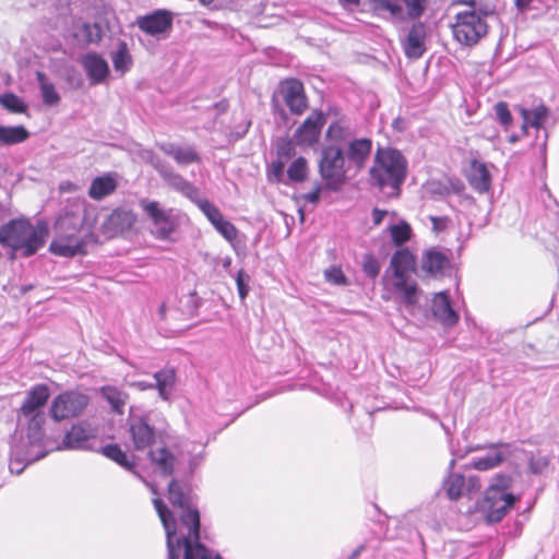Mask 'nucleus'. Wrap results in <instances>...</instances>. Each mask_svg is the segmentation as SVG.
<instances>
[{"mask_svg": "<svg viewBox=\"0 0 559 559\" xmlns=\"http://www.w3.org/2000/svg\"><path fill=\"white\" fill-rule=\"evenodd\" d=\"M159 314H160L162 319L165 318V316H166V305L165 304L160 305V307H159Z\"/></svg>", "mask_w": 559, "mask_h": 559, "instance_id": "e2e57ef3", "label": "nucleus"}, {"mask_svg": "<svg viewBox=\"0 0 559 559\" xmlns=\"http://www.w3.org/2000/svg\"><path fill=\"white\" fill-rule=\"evenodd\" d=\"M117 187L118 183L111 174L96 177L92 180L88 188V197L92 200L100 201L104 198L112 194Z\"/></svg>", "mask_w": 559, "mask_h": 559, "instance_id": "c85d7f7f", "label": "nucleus"}, {"mask_svg": "<svg viewBox=\"0 0 559 559\" xmlns=\"http://www.w3.org/2000/svg\"><path fill=\"white\" fill-rule=\"evenodd\" d=\"M532 0H515V4L519 9L523 10L526 9Z\"/></svg>", "mask_w": 559, "mask_h": 559, "instance_id": "bf43d9fd", "label": "nucleus"}, {"mask_svg": "<svg viewBox=\"0 0 559 559\" xmlns=\"http://www.w3.org/2000/svg\"><path fill=\"white\" fill-rule=\"evenodd\" d=\"M519 140H520V138H519L518 135H515V134H512V135H510V138H509V141H510L511 143H515V142H518Z\"/></svg>", "mask_w": 559, "mask_h": 559, "instance_id": "69168bd1", "label": "nucleus"}, {"mask_svg": "<svg viewBox=\"0 0 559 559\" xmlns=\"http://www.w3.org/2000/svg\"><path fill=\"white\" fill-rule=\"evenodd\" d=\"M372 150V141L370 139H355L347 145L346 157L348 162L357 169L366 166Z\"/></svg>", "mask_w": 559, "mask_h": 559, "instance_id": "aec40b11", "label": "nucleus"}, {"mask_svg": "<svg viewBox=\"0 0 559 559\" xmlns=\"http://www.w3.org/2000/svg\"><path fill=\"white\" fill-rule=\"evenodd\" d=\"M159 148L166 154L171 156L178 165L199 164L201 157L192 146H178L175 144H162Z\"/></svg>", "mask_w": 559, "mask_h": 559, "instance_id": "c756f323", "label": "nucleus"}, {"mask_svg": "<svg viewBox=\"0 0 559 559\" xmlns=\"http://www.w3.org/2000/svg\"><path fill=\"white\" fill-rule=\"evenodd\" d=\"M153 504L166 531L168 550L167 559H179L180 547L181 545L183 546V538L177 539L176 542L174 540L176 535L174 515L160 498L153 499Z\"/></svg>", "mask_w": 559, "mask_h": 559, "instance_id": "f8f14e48", "label": "nucleus"}, {"mask_svg": "<svg viewBox=\"0 0 559 559\" xmlns=\"http://www.w3.org/2000/svg\"><path fill=\"white\" fill-rule=\"evenodd\" d=\"M428 0H372L373 10L385 19L404 21L418 19L426 10Z\"/></svg>", "mask_w": 559, "mask_h": 559, "instance_id": "1a4fd4ad", "label": "nucleus"}, {"mask_svg": "<svg viewBox=\"0 0 559 559\" xmlns=\"http://www.w3.org/2000/svg\"><path fill=\"white\" fill-rule=\"evenodd\" d=\"M549 465V459L544 455L532 456L528 461L530 471L533 474H543Z\"/></svg>", "mask_w": 559, "mask_h": 559, "instance_id": "49530a36", "label": "nucleus"}, {"mask_svg": "<svg viewBox=\"0 0 559 559\" xmlns=\"http://www.w3.org/2000/svg\"><path fill=\"white\" fill-rule=\"evenodd\" d=\"M36 79L40 86L43 102L49 106L57 105L60 100V96L57 93L55 85L47 81L46 74L41 71L36 72Z\"/></svg>", "mask_w": 559, "mask_h": 559, "instance_id": "e433bc0d", "label": "nucleus"}, {"mask_svg": "<svg viewBox=\"0 0 559 559\" xmlns=\"http://www.w3.org/2000/svg\"><path fill=\"white\" fill-rule=\"evenodd\" d=\"M325 280L334 285H344L346 284V277L343 271L340 267L332 266L324 271Z\"/></svg>", "mask_w": 559, "mask_h": 559, "instance_id": "de8ad7c7", "label": "nucleus"}, {"mask_svg": "<svg viewBox=\"0 0 559 559\" xmlns=\"http://www.w3.org/2000/svg\"><path fill=\"white\" fill-rule=\"evenodd\" d=\"M479 487V484H478V479L477 478H473L471 477L469 478V486H468V490H472L474 488H478Z\"/></svg>", "mask_w": 559, "mask_h": 559, "instance_id": "680f3d73", "label": "nucleus"}, {"mask_svg": "<svg viewBox=\"0 0 559 559\" xmlns=\"http://www.w3.org/2000/svg\"><path fill=\"white\" fill-rule=\"evenodd\" d=\"M445 185L449 186V194L450 193L460 194L465 189L463 181L457 178H449L447 180Z\"/></svg>", "mask_w": 559, "mask_h": 559, "instance_id": "864d4df0", "label": "nucleus"}, {"mask_svg": "<svg viewBox=\"0 0 559 559\" xmlns=\"http://www.w3.org/2000/svg\"><path fill=\"white\" fill-rule=\"evenodd\" d=\"M493 109L497 120L508 130L512 123V115L508 104L506 102H499L495 105Z\"/></svg>", "mask_w": 559, "mask_h": 559, "instance_id": "c03bdc74", "label": "nucleus"}, {"mask_svg": "<svg viewBox=\"0 0 559 559\" xmlns=\"http://www.w3.org/2000/svg\"><path fill=\"white\" fill-rule=\"evenodd\" d=\"M323 123V115L318 111L312 112L297 129L296 136L299 142L309 145L317 142Z\"/></svg>", "mask_w": 559, "mask_h": 559, "instance_id": "412c9836", "label": "nucleus"}, {"mask_svg": "<svg viewBox=\"0 0 559 559\" xmlns=\"http://www.w3.org/2000/svg\"><path fill=\"white\" fill-rule=\"evenodd\" d=\"M100 453L107 459L114 461L122 468L129 472H135V457L134 455H128L119 444L111 443L102 448Z\"/></svg>", "mask_w": 559, "mask_h": 559, "instance_id": "2f4dec72", "label": "nucleus"}, {"mask_svg": "<svg viewBox=\"0 0 559 559\" xmlns=\"http://www.w3.org/2000/svg\"><path fill=\"white\" fill-rule=\"evenodd\" d=\"M454 463H455V461H454V460H452V461L450 462V468H452V467H453Z\"/></svg>", "mask_w": 559, "mask_h": 559, "instance_id": "774afa93", "label": "nucleus"}, {"mask_svg": "<svg viewBox=\"0 0 559 559\" xmlns=\"http://www.w3.org/2000/svg\"><path fill=\"white\" fill-rule=\"evenodd\" d=\"M199 207L214 226L224 218L219 210L207 200L200 201Z\"/></svg>", "mask_w": 559, "mask_h": 559, "instance_id": "37998d69", "label": "nucleus"}, {"mask_svg": "<svg viewBox=\"0 0 559 559\" xmlns=\"http://www.w3.org/2000/svg\"><path fill=\"white\" fill-rule=\"evenodd\" d=\"M237 286H238V293L241 298H245V280H243V272L242 270H239L237 275Z\"/></svg>", "mask_w": 559, "mask_h": 559, "instance_id": "4d7b16f0", "label": "nucleus"}, {"mask_svg": "<svg viewBox=\"0 0 559 559\" xmlns=\"http://www.w3.org/2000/svg\"><path fill=\"white\" fill-rule=\"evenodd\" d=\"M386 215V211L373 209L372 211V221L374 225H380Z\"/></svg>", "mask_w": 559, "mask_h": 559, "instance_id": "6e6d98bb", "label": "nucleus"}, {"mask_svg": "<svg viewBox=\"0 0 559 559\" xmlns=\"http://www.w3.org/2000/svg\"><path fill=\"white\" fill-rule=\"evenodd\" d=\"M60 192H73L78 190V187L71 181H63L59 186Z\"/></svg>", "mask_w": 559, "mask_h": 559, "instance_id": "13d9d810", "label": "nucleus"}, {"mask_svg": "<svg viewBox=\"0 0 559 559\" xmlns=\"http://www.w3.org/2000/svg\"><path fill=\"white\" fill-rule=\"evenodd\" d=\"M173 13L166 9H158L145 15L138 16L135 24L146 35L158 36L169 32L173 27Z\"/></svg>", "mask_w": 559, "mask_h": 559, "instance_id": "9b49d317", "label": "nucleus"}, {"mask_svg": "<svg viewBox=\"0 0 559 559\" xmlns=\"http://www.w3.org/2000/svg\"><path fill=\"white\" fill-rule=\"evenodd\" d=\"M449 265V257L440 250L430 249L424 253L421 267L433 276L442 274Z\"/></svg>", "mask_w": 559, "mask_h": 559, "instance_id": "a878e982", "label": "nucleus"}, {"mask_svg": "<svg viewBox=\"0 0 559 559\" xmlns=\"http://www.w3.org/2000/svg\"><path fill=\"white\" fill-rule=\"evenodd\" d=\"M364 272L370 278H376L380 272V263L372 255H367L362 265Z\"/></svg>", "mask_w": 559, "mask_h": 559, "instance_id": "09e8293b", "label": "nucleus"}, {"mask_svg": "<svg viewBox=\"0 0 559 559\" xmlns=\"http://www.w3.org/2000/svg\"><path fill=\"white\" fill-rule=\"evenodd\" d=\"M415 270V257L408 249L396 250L390 260V266L383 276V299H400L412 310L419 300L421 294L417 283L411 278Z\"/></svg>", "mask_w": 559, "mask_h": 559, "instance_id": "f03ea898", "label": "nucleus"}, {"mask_svg": "<svg viewBox=\"0 0 559 559\" xmlns=\"http://www.w3.org/2000/svg\"><path fill=\"white\" fill-rule=\"evenodd\" d=\"M111 61L115 70L122 74L130 70L133 60L126 41H119L117 50L111 55Z\"/></svg>", "mask_w": 559, "mask_h": 559, "instance_id": "f704fd0d", "label": "nucleus"}, {"mask_svg": "<svg viewBox=\"0 0 559 559\" xmlns=\"http://www.w3.org/2000/svg\"><path fill=\"white\" fill-rule=\"evenodd\" d=\"M519 111L523 119L521 129L524 133L527 132L528 127L535 128L537 130L544 128V123L549 115L548 108L544 105L536 106L532 109L520 107Z\"/></svg>", "mask_w": 559, "mask_h": 559, "instance_id": "cd10ccee", "label": "nucleus"}, {"mask_svg": "<svg viewBox=\"0 0 559 559\" xmlns=\"http://www.w3.org/2000/svg\"><path fill=\"white\" fill-rule=\"evenodd\" d=\"M321 190H322L321 185L317 183V186L314 187V189L312 191H310L304 195V199L309 203L316 204L320 200Z\"/></svg>", "mask_w": 559, "mask_h": 559, "instance_id": "5fc2aeb1", "label": "nucleus"}, {"mask_svg": "<svg viewBox=\"0 0 559 559\" xmlns=\"http://www.w3.org/2000/svg\"><path fill=\"white\" fill-rule=\"evenodd\" d=\"M29 138L27 129L20 126L0 124V146H10L25 142Z\"/></svg>", "mask_w": 559, "mask_h": 559, "instance_id": "473e14b6", "label": "nucleus"}, {"mask_svg": "<svg viewBox=\"0 0 559 559\" xmlns=\"http://www.w3.org/2000/svg\"><path fill=\"white\" fill-rule=\"evenodd\" d=\"M431 311L435 319L444 326H453L459 322V313L453 309L447 292L435 294L431 300Z\"/></svg>", "mask_w": 559, "mask_h": 559, "instance_id": "a211bd4d", "label": "nucleus"}, {"mask_svg": "<svg viewBox=\"0 0 559 559\" xmlns=\"http://www.w3.org/2000/svg\"><path fill=\"white\" fill-rule=\"evenodd\" d=\"M473 10L463 11L456 14V21L452 26L454 38L466 46H472L487 34L488 25L486 15L475 10V3H472Z\"/></svg>", "mask_w": 559, "mask_h": 559, "instance_id": "423d86ee", "label": "nucleus"}, {"mask_svg": "<svg viewBox=\"0 0 559 559\" xmlns=\"http://www.w3.org/2000/svg\"><path fill=\"white\" fill-rule=\"evenodd\" d=\"M319 170L326 187L337 190L345 181V156L341 147L329 145L322 150Z\"/></svg>", "mask_w": 559, "mask_h": 559, "instance_id": "6e6552de", "label": "nucleus"}, {"mask_svg": "<svg viewBox=\"0 0 559 559\" xmlns=\"http://www.w3.org/2000/svg\"><path fill=\"white\" fill-rule=\"evenodd\" d=\"M155 384L154 388L158 390L162 399L167 400L169 392L176 383V371L174 368H164L154 373Z\"/></svg>", "mask_w": 559, "mask_h": 559, "instance_id": "72a5a7b5", "label": "nucleus"}, {"mask_svg": "<svg viewBox=\"0 0 559 559\" xmlns=\"http://www.w3.org/2000/svg\"><path fill=\"white\" fill-rule=\"evenodd\" d=\"M465 488V478L461 474H451L443 481V489L451 500L459 499Z\"/></svg>", "mask_w": 559, "mask_h": 559, "instance_id": "58836bf2", "label": "nucleus"}, {"mask_svg": "<svg viewBox=\"0 0 559 559\" xmlns=\"http://www.w3.org/2000/svg\"><path fill=\"white\" fill-rule=\"evenodd\" d=\"M215 228L228 240L233 241L237 237V230L231 223L223 218Z\"/></svg>", "mask_w": 559, "mask_h": 559, "instance_id": "8fccbe9b", "label": "nucleus"}, {"mask_svg": "<svg viewBox=\"0 0 559 559\" xmlns=\"http://www.w3.org/2000/svg\"><path fill=\"white\" fill-rule=\"evenodd\" d=\"M511 484L512 479L508 475H497L492 478L483 499L478 502V510L487 522H500L520 499L509 491Z\"/></svg>", "mask_w": 559, "mask_h": 559, "instance_id": "39448f33", "label": "nucleus"}, {"mask_svg": "<svg viewBox=\"0 0 559 559\" xmlns=\"http://www.w3.org/2000/svg\"><path fill=\"white\" fill-rule=\"evenodd\" d=\"M471 187L478 193H487L491 188V176L486 164L474 159L467 176Z\"/></svg>", "mask_w": 559, "mask_h": 559, "instance_id": "5701e85b", "label": "nucleus"}, {"mask_svg": "<svg viewBox=\"0 0 559 559\" xmlns=\"http://www.w3.org/2000/svg\"><path fill=\"white\" fill-rule=\"evenodd\" d=\"M308 175L307 160L304 157L296 158L287 168V179L292 182H302Z\"/></svg>", "mask_w": 559, "mask_h": 559, "instance_id": "ea45409f", "label": "nucleus"}, {"mask_svg": "<svg viewBox=\"0 0 559 559\" xmlns=\"http://www.w3.org/2000/svg\"><path fill=\"white\" fill-rule=\"evenodd\" d=\"M202 4H210L213 0H199Z\"/></svg>", "mask_w": 559, "mask_h": 559, "instance_id": "338daca9", "label": "nucleus"}, {"mask_svg": "<svg viewBox=\"0 0 559 559\" xmlns=\"http://www.w3.org/2000/svg\"><path fill=\"white\" fill-rule=\"evenodd\" d=\"M280 94L293 114L301 115L307 109V98L300 81L290 79L282 82Z\"/></svg>", "mask_w": 559, "mask_h": 559, "instance_id": "ddd939ff", "label": "nucleus"}, {"mask_svg": "<svg viewBox=\"0 0 559 559\" xmlns=\"http://www.w3.org/2000/svg\"><path fill=\"white\" fill-rule=\"evenodd\" d=\"M344 4H358V0H340Z\"/></svg>", "mask_w": 559, "mask_h": 559, "instance_id": "0e129e2a", "label": "nucleus"}, {"mask_svg": "<svg viewBox=\"0 0 559 559\" xmlns=\"http://www.w3.org/2000/svg\"><path fill=\"white\" fill-rule=\"evenodd\" d=\"M135 385L141 389V390H146V389H153L154 388V384L153 383H146L144 381H139L135 383Z\"/></svg>", "mask_w": 559, "mask_h": 559, "instance_id": "052dcab7", "label": "nucleus"}, {"mask_svg": "<svg viewBox=\"0 0 559 559\" xmlns=\"http://www.w3.org/2000/svg\"><path fill=\"white\" fill-rule=\"evenodd\" d=\"M151 464L164 476H170L175 469L176 456L167 447L148 451Z\"/></svg>", "mask_w": 559, "mask_h": 559, "instance_id": "393cba45", "label": "nucleus"}, {"mask_svg": "<svg viewBox=\"0 0 559 559\" xmlns=\"http://www.w3.org/2000/svg\"><path fill=\"white\" fill-rule=\"evenodd\" d=\"M82 66L93 84L103 83L109 74L107 61L95 52L85 55Z\"/></svg>", "mask_w": 559, "mask_h": 559, "instance_id": "6ab92c4d", "label": "nucleus"}, {"mask_svg": "<svg viewBox=\"0 0 559 559\" xmlns=\"http://www.w3.org/2000/svg\"><path fill=\"white\" fill-rule=\"evenodd\" d=\"M103 396L108 401L114 412L123 414L128 394L116 386L105 385L100 389Z\"/></svg>", "mask_w": 559, "mask_h": 559, "instance_id": "c9c22d12", "label": "nucleus"}, {"mask_svg": "<svg viewBox=\"0 0 559 559\" xmlns=\"http://www.w3.org/2000/svg\"><path fill=\"white\" fill-rule=\"evenodd\" d=\"M165 182L176 191L186 195L189 199H193L198 194V189L188 180H186L180 174L165 169L164 167H156Z\"/></svg>", "mask_w": 559, "mask_h": 559, "instance_id": "b1692460", "label": "nucleus"}, {"mask_svg": "<svg viewBox=\"0 0 559 559\" xmlns=\"http://www.w3.org/2000/svg\"><path fill=\"white\" fill-rule=\"evenodd\" d=\"M93 436L92 429L88 425L80 423L73 425L69 431H67L62 444L66 449H80L83 443Z\"/></svg>", "mask_w": 559, "mask_h": 559, "instance_id": "7c9ffc66", "label": "nucleus"}, {"mask_svg": "<svg viewBox=\"0 0 559 559\" xmlns=\"http://www.w3.org/2000/svg\"><path fill=\"white\" fill-rule=\"evenodd\" d=\"M49 229L44 221L33 225L29 219H11L0 227V243L27 258L35 254L46 243Z\"/></svg>", "mask_w": 559, "mask_h": 559, "instance_id": "20e7f679", "label": "nucleus"}, {"mask_svg": "<svg viewBox=\"0 0 559 559\" xmlns=\"http://www.w3.org/2000/svg\"><path fill=\"white\" fill-rule=\"evenodd\" d=\"M129 433L135 451H144L151 448L158 437L156 429L144 417L130 423Z\"/></svg>", "mask_w": 559, "mask_h": 559, "instance_id": "2eb2a0df", "label": "nucleus"}, {"mask_svg": "<svg viewBox=\"0 0 559 559\" xmlns=\"http://www.w3.org/2000/svg\"><path fill=\"white\" fill-rule=\"evenodd\" d=\"M285 160L283 159H276L272 163V166L270 168V171H269V179L270 180H273L275 182H285L287 183V181L284 180V177H285V174H284V170H285Z\"/></svg>", "mask_w": 559, "mask_h": 559, "instance_id": "a18cd8bd", "label": "nucleus"}, {"mask_svg": "<svg viewBox=\"0 0 559 559\" xmlns=\"http://www.w3.org/2000/svg\"><path fill=\"white\" fill-rule=\"evenodd\" d=\"M90 396L75 390H68L56 395L49 407V415L55 421L72 419L87 408Z\"/></svg>", "mask_w": 559, "mask_h": 559, "instance_id": "0eeeda50", "label": "nucleus"}, {"mask_svg": "<svg viewBox=\"0 0 559 559\" xmlns=\"http://www.w3.org/2000/svg\"><path fill=\"white\" fill-rule=\"evenodd\" d=\"M408 163L405 156L393 147H378L369 169V183L389 198L401 194L406 179Z\"/></svg>", "mask_w": 559, "mask_h": 559, "instance_id": "7ed1b4c3", "label": "nucleus"}, {"mask_svg": "<svg viewBox=\"0 0 559 559\" xmlns=\"http://www.w3.org/2000/svg\"><path fill=\"white\" fill-rule=\"evenodd\" d=\"M26 421V437L32 444H44L46 439L45 426L47 423L45 413L20 415Z\"/></svg>", "mask_w": 559, "mask_h": 559, "instance_id": "4be33fe9", "label": "nucleus"}, {"mask_svg": "<svg viewBox=\"0 0 559 559\" xmlns=\"http://www.w3.org/2000/svg\"><path fill=\"white\" fill-rule=\"evenodd\" d=\"M0 105L13 114H25L27 110V105L13 93L0 95Z\"/></svg>", "mask_w": 559, "mask_h": 559, "instance_id": "a19ab883", "label": "nucleus"}, {"mask_svg": "<svg viewBox=\"0 0 559 559\" xmlns=\"http://www.w3.org/2000/svg\"><path fill=\"white\" fill-rule=\"evenodd\" d=\"M389 231L395 246L404 245L412 236V228L406 222L390 226Z\"/></svg>", "mask_w": 559, "mask_h": 559, "instance_id": "79ce46f5", "label": "nucleus"}, {"mask_svg": "<svg viewBox=\"0 0 559 559\" xmlns=\"http://www.w3.org/2000/svg\"><path fill=\"white\" fill-rule=\"evenodd\" d=\"M428 191L431 194H438V195H448L449 194V186L445 185V182L441 181H431L428 185Z\"/></svg>", "mask_w": 559, "mask_h": 559, "instance_id": "3c124183", "label": "nucleus"}, {"mask_svg": "<svg viewBox=\"0 0 559 559\" xmlns=\"http://www.w3.org/2000/svg\"><path fill=\"white\" fill-rule=\"evenodd\" d=\"M510 443H492L490 444L489 452L481 457H478L473 461V467L478 471H487L498 466L506 456V452L500 451L499 449H508Z\"/></svg>", "mask_w": 559, "mask_h": 559, "instance_id": "bb28decb", "label": "nucleus"}, {"mask_svg": "<svg viewBox=\"0 0 559 559\" xmlns=\"http://www.w3.org/2000/svg\"><path fill=\"white\" fill-rule=\"evenodd\" d=\"M136 214L132 210L115 209L102 225L103 233L109 237H116L133 227Z\"/></svg>", "mask_w": 559, "mask_h": 559, "instance_id": "4468645a", "label": "nucleus"}, {"mask_svg": "<svg viewBox=\"0 0 559 559\" xmlns=\"http://www.w3.org/2000/svg\"><path fill=\"white\" fill-rule=\"evenodd\" d=\"M352 133L350 124L346 120L340 119L329 126L326 138L333 142H344Z\"/></svg>", "mask_w": 559, "mask_h": 559, "instance_id": "4c0bfd02", "label": "nucleus"}, {"mask_svg": "<svg viewBox=\"0 0 559 559\" xmlns=\"http://www.w3.org/2000/svg\"><path fill=\"white\" fill-rule=\"evenodd\" d=\"M427 25L415 22L403 40L404 53L409 59H419L426 51Z\"/></svg>", "mask_w": 559, "mask_h": 559, "instance_id": "dca6fc26", "label": "nucleus"}, {"mask_svg": "<svg viewBox=\"0 0 559 559\" xmlns=\"http://www.w3.org/2000/svg\"><path fill=\"white\" fill-rule=\"evenodd\" d=\"M140 205L155 227V237L160 240L169 239L178 226L171 210H165L158 201L142 200Z\"/></svg>", "mask_w": 559, "mask_h": 559, "instance_id": "9d476101", "label": "nucleus"}, {"mask_svg": "<svg viewBox=\"0 0 559 559\" xmlns=\"http://www.w3.org/2000/svg\"><path fill=\"white\" fill-rule=\"evenodd\" d=\"M97 222L96 206L80 198L68 200L53 222L49 251L63 258L87 254L88 246L98 243Z\"/></svg>", "mask_w": 559, "mask_h": 559, "instance_id": "f257e3e1", "label": "nucleus"}, {"mask_svg": "<svg viewBox=\"0 0 559 559\" xmlns=\"http://www.w3.org/2000/svg\"><path fill=\"white\" fill-rule=\"evenodd\" d=\"M50 397V390L47 384H35L27 391L26 396L19 408V415H32L44 413L43 408Z\"/></svg>", "mask_w": 559, "mask_h": 559, "instance_id": "f3484780", "label": "nucleus"}, {"mask_svg": "<svg viewBox=\"0 0 559 559\" xmlns=\"http://www.w3.org/2000/svg\"><path fill=\"white\" fill-rule=\"evenodd\" d=\"M294 154V148L289 142H284L277 148L278 159L288 160Z\"/></svg>", "mask_w": 559, "mask_h": 559, "instance_id": "603ef678", "label": "nucleus"}]
</instances>
